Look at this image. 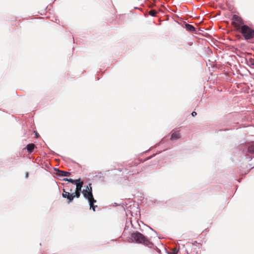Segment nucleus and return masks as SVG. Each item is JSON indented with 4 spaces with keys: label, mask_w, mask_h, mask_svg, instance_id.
Segmentation results:
<instances>
[{
    "label": "nucleus",
    "mask_w": 254,
    "mask_h": 254,
    "mask_svg": "<svg viewBox=\"0 0 254 254\" xmlns=\"http://www.w3.org/2000/svg\"><path fill=\"white\" fill-rule=\"evenodd\" d=\"M130 239L133 243L142 244L148 247H151L153 245L152 243L147 237L138 232L131 233Z\"/></svg>",
    "instance_id": "1"
},
{
    "label": "nucleus",
    "mask_w": 254,
    "mask_h": 254,
    "mask_svg": "<svg viewBox=\"0 0 254 254\" xmlns=\"http://www.w3.org/2000/svg\"><path fill=\"white\" fill-rule=\"evenodd\" d=\"M248 150L249 153L254 154V143H253L249 146Z\"/></svg>",
    "instance_id": "13"
},
{
    "label": "nucleus",
    "mask_w": 254,
    "mask_h": 254,
    "mask_svg": "<svg viewBox=\"0 0 254 254\" xmlns=\"http://www.w3.org/2000/svg\"><path fill=\"white\" fill-rule=\"evenodd\" d=\"M83 184V182H78L77 183V184H75V185H76L75 191H81Z\"/></svg>",
    "instance_id": "11"
},
{
    "label": "nucleus",
    "mask_w": 254,
    "mask_h": 254,
    "mask_svg": "<svg viewBox=\"0 0 254 254\" xmlns=\"http://www.w3.org/2000/svg\"><path fill=\"white\" fill-rule=\"evenodd\" d=\"M196 115H197V113L194 111L192 112V113H191V115L193 117L195 116Z\"/></svg>",
    "instance_id": "18"
},
{
    "label": "nucleus",
    "mask_w": 254,
    "mask_h": 254,
    "mask_svg": "<svg viewBox=\"0 0 254 254\" xmlns=\"http://www.w3.org/2000/svg\"><path fill=\"white\" fill-rule=\"evenodd\" d=\"M80 192L81 191H75V192L74 193H73L72 194L74 196V197H76L77 198L79 197V196L80 195Z\"/></svg>",
    "instance_id": "15"
},
{
    "label": "nucleus",
    "mask_w": 254,
    "mask_h": 254,
    "mask_svg": "<svg viewBox=\"0 0 254 254\" xmlns=\"http://www.w3.org/2000/svg\"><path fill=\"white\" fill-rule=\"evenodd\" d=\"M232 25L235 27L236 30L238 32L243 26L245 25L244 21L243 19L237 15H234L232 17Z\"/></svg>",
    "instance_id": "3"
},
{
    "label": "nucleus",
    "mask_w": 254,
    "mask_h": 254,
    "mask_svg": "<svg viewBox=\"0 0 254 254\" xmlns=\"http://www.w3.org/2000/svg\"><path fill=\"white\" fill-rule=\"evenodd\" d=\"M70 174L69 172L64 171H58L57 175L59 176H68Z\"/></svg>",
    "instance_id": "10"
},
{
    "label": "nucleus",
    "mask_w": 254,
    "mask_h": 254,
    "mask_svg": "<svg viewBox=\"0 0 254 254\" xmlns=\"http://www.w3.org/2000/svg\"><path fill=\"white\" fill-rule=\"evenodd\" d=\"M34 132H35V134H36V137L38 138L39 136V134L38 133V132L37 131H34Z\"/></svg>",
    "instance_id": "19"
},
{
    "label": "nucleus",
    "mask_w": 254,
    "mask_h": 254,
    "mask_svg": "<svg viewBox=\"0 0 254 254\" xmlns=\"http://www.w3.org/2000/svg\"><path fill=\"white\" fill-rule=\"evenodd\" d=\"M180 138V134L179 131L173 132L171 137V140H176Z\"/></svg>",
    "instance_id": "7"
},
{
    "label": "nucleus",
    "mask_w": 254,
    "mask_h": 254,
    "mask_svg": "<svg viewBox=\"0 0 254 254\" xmlns=\"http://www.w3.org/2000/svg\"><path fill=\"white\" fill-rule=\"evenodd\" d=\"M62 196L63 197L66 198L67 199L68 203H70L74 198V196L72 193H70L69 192L65 191V189H63Z\"/></svg>",
    "instance_id": "5"
},
{
    "label": "nucleus",
    "mask_w": 254,
    "mask_h": 254,
    "mask_svg": "<svg viewBox=\"0 0 254 254\" xmlns=\"http://www.w3.org/2000/svg\"><path fill=\"white\" fill-rule=\"evenodd\" d=\"M193 245H195L197 244L196 241H194L193 243H192Z\"/></svg>",
    "instance_id": "20"
},
{
    "label": "nucleus",
    "mask_w": 254,
    "mask_h": 254,
    "mask_svg": "<svg viewBox=\"0 0 254 254\" xmlns=\"http://www.w3.org/2000/svg\"><path fill=\"white\" fill-rule=\"evenodd\" d=\"M185 28L187 29V30L190 32H193L195 30V27L189 24H185Z\"/></svg>",
    "instance_id": "9"
},
{
    "label": "nucleus",
    "mask_w": 254,
    "mask_h": 254,
    "mask_svg": "<svg viewBox=\"0 0 254 254\" xmlns=\"http://www.w3.org/2000/svg\"><path fill=\"white\" fill-rule=\"evenodd\" d=\"M89 202L90 208H92L94 211H95V208L97 207V205H94V203L96 202V200L94 198L93 195H90V197L87 199Z\"/></svg>",
    "instance_id": "6"
},
{
    "label": "nucleus",
    "mask_w": 254,
    "mask_h": 254,
    "mask_svg": "<svg viewBox=\"0 0 254 254\" xmlns=\"http://www.w3.org/2000/svg\"><path fill=\"white\" fill-rule=\"evenodd\" d=\"M178 252V250L177 248H174L171 250V251L170 252V254H177Z\"/></svg>",
    "instance_id": "14"
},
{
    "label": "nucleus",
    "mask_w": 254,
    "mask_h": 254,
    "mask_svg": "<svg viewBox=\"0 0 254 254\" xmlns=\"http://www.w3.org/2000/svg\"><path fill=\"white\" fill-rule=\"evenodd\" d=\"M63 180L65 181H68V182H69L70 183H72L73 184H77V183L78 182L80 181V179H78L77 180H74L71 179H67V178H66V179H64Z\"/></svg>",
    "instance_id": "12"
},
{
    "label": "nucleus",
    "mask_w": 254,
    "mask_h": 254,
    "mask_svg": "<svg viewBox=\"0 0 254 254\" xmlns=\"http://www.w3.org/2000/svg\"><path fill=\"white\" fill-rule=\"evenodd\" d=\"M82 193L84 197L87 199L90 197V195H93L92 193V187L91 184H89L88 186H87L85 190H83Z\"/></svg>",
    "instance_id": "4"
},
{
    "label": "nucleus",
    "mask_w": 254,
    "mask_h": 254,
    "mask_svg": "<svg viewBox=\"0 0 254 254\" xmlns=\"http://www.w3.org/2000/svg\"><path fill=\"white\" fill-rule=\"evenodd\" d=\"M142 170V169H140V170H139V171H137L136 173H137V174L139 173V172H140V171H141Z\"/></svg>",
    "instance_id": "21"
},
{
    "label": "nucleus",
    "mask_w": 254,
    "mask_h": 254,
    "mask_svg": "<svg viewBox=\"0 0 254 254\" xmlns=\"http://www.w3.org/2000/svg\"><path fill=\"white\" fill-rule=\"evenodd\" d=\"M36 147V146L33 143H30V144H28L27 146H26V148L28 150V151L29 152V153H31L32 152H33L34 149Z\"/></svg>",
    "instance_id": "8"
},
{
    "label": "nucleus",
    "mask_w": 254,
    "mask_h": 254,
    "mask_svg": "<svg viewBox=\"0 0 254 254\" xmlns=\"http://www.w3.org/2000/svg\"><path fill=\"white\" fill-rule=\"evenodd\" d=\"M138 164V163H134L133 164V165H130V164H129V165H128V166H129V167H132L133 166H137Z\"/></svg>",
    "instance_id": "17"
},
{
    "label": "nucleus",
    "mask_w": 254,
    "mask_h": 254,
    "mask_svg": "<svg viewBox=\"0 0 254 254\" xmlns=\"http://www.w3.org/2000/svg\"><path fill=\"white\" fill-rule=\"evenodd\" d=\"M239 32L242 34L245 40H251L254 38V30L247 25L243 26Z\"/></svg>",
    "instance_id": "2"
},
{
    "label": "nucleus",
    "mask_w": 254,
    "mask_h": 254,
    "mask_svg": "<svg viewBox=\"0 0 254 254\" xmlns=\"http://www.w3.org/2000/svg\"><path fill=\"white\" fill-rule=\"evenodd\" d=\"M149 14L151 15V16H154L156 15V13H157V12L156 10H151L150 11H149Z\"/></svg>",
    "instance_id": "16"
}]
</instances>
